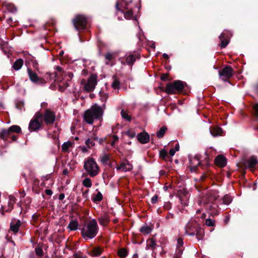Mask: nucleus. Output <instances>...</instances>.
Wrapping results in <instances>:
<instances>
[{
  "label": "nucleus",
  "mask_w": 258,
  "mask_h": 258,
  "mask_svg": "<svg viewBox=\"0 0 258 258\" xmlns=\"http://www.w3.org/2000/svg\"><path fill=\"white\" fill-rule=\"evenodd\" d=\"M57 72L50 75V77L53 80L54 82L60 83L59 84V90L63 91L68 86V82H70L73 77V74L71 72L64 73L62 71L61 69L57 67L56 68Z\"/></svg>",
  "instance_id": "obj_1"
},
{
  "label": "nucleus",
  "mask_w": 258,
  "mask_h": 258,
  "mask_svg": "<svg viewBox=\"0 0 258 258\" xmlns=\"http://www.w3.org/2000/svg\"><path fill=\"white\" fill-rule=\"evenodd\" d=\"M105 105L100 107L95 104L85 112L84 119L89 124H92L95 119H99L103 115Z\"/></svg>",
  "instance_id": "obj_2"
},
{
  "label": "nucleus",
  "mask_w": 258,
  "mask_h": 258,
  "mask_svg": "<svg viewBox=\"0 0 258 258\" xmlns=\"http://www.w3.org/2000/svg\"><path fill=\"white\" fill-rule=\"evenodd\" d=\"M98 230L96 221L95 219H92L84 224L81 229L82 235L86 240L92 239L96 236Z\"/></svg>",
  "instance_id": "obj_3"
},
{
  "label": "nucleus",
  "mask_w": 258,
  "mask_h": 258,
  "mask_svg": "<svg viewBox=\"0 0 258 258\" xmlns=\"http://www.w3.org/2000/svg\"><path fill=\"white\" fill-rule=\"evenodd\" d=\"M185 233L188 235H196L198 240H202L204 236V231L195 220L188 222L185 227Z\"/></svg>",
  "instance_id": "obj_4"
},
{
  "label": "nucleus",
  "mask_w": 258,
  "mask_h": 258,
  "mask_svg": "<svg viewBox=\"0 0 258 258\" xmlns=\"http://www.w3.org/2000/svg\"><path fill=\"white\" fill-rule=\"evenodd\" d=\"M84 168L91 177L97 175L100 171V168L95 159L89 157L86 159L84 163Z\"/></svg>",
  "instance_id": "obj_5"
},
{
  "label": "nucleus",
  "mask_w": 258,
  "mask_h": 258,
  "mask_svg": "<svg viewBox=\"0 0 258 258\" xmlns=\"http://www.w3.org/2000/svg\"><path fill=\"white\" fill-rule=\"evenodd\" d=\"M185 85V83L181 81H175L166 85V92L168 94H174L176 91H181L183 90Z\"/></svg>",
  "instance_id": "obj_6"
},
{
  "label": "nucleus",
  "mask_w": 258,
  "mask_h": 258,
  "mask_svg": "<svg viewBox=\"0 0 258 258\" xmlns=\"http://www.w3.org/2000/svg\"><path fill=\"white\" fill-rule=\"evenodd\" d=\"M87 23V18L83 15H77L73 20V24L77 30L84 29L86 28Z\"/></svg>",
  "instance_id": "obj_7"
},
{
  "label": "nucleus",
  "mask_w": 258,
  "mask_h": 258,
  "mask_svg": "<svg viewBox=\"0 0 258 258\" xmlns=\"http://www.w3.org/2000/svg\"><path fill=\"white\" fill-rule=\"evenodd\" d=\"M42 114L39 113H36L34 119L31 120L29 123V128L31 132L35 131L40 128L42 122Z\"/></svg>",
  "instance_id": "obj_8"
},
{
  "label": "nucleus",
  "mask_w": 258,
  "mask_h": 258,
  "mask_svg": "<svg viewBox=\"0 0 258 258\" xmlns=\"http://www.w3.org/2000/svg\"><path fill=\"white\" fill-rule=\"evenodd\" d=\"M219 74L221 79L223 81L226 82L233 76V70L231 67L227 66L219 71Z\"/></svg>",
  "instance_id": "obj_9"
},
{
  "label": "nucleus",
  "mask_w": 258,
  "mask_h": 258,
  "mask_svg": "<svg viewBox=\"0 0 258 258\" xmlns=\"http://www.w3.org/2000/svg\"><path fill=\"white\" fill-rule=\"evenodd\" d=\"M218 197V195L216 191H211L208 193L205 196L203 197L201 199H199L197 201V204L199 205H202V204L203 203L202 201L207 200L208 201V202L206 204L208 205V203H213L217 199Z\"/></svg>",
  "instance_id": "obj_10"
},
{
  "label": "nucleus",
  "mask_w": 258,
  "mask_h": 258,
  "mask_svg": "<svg viewBox=\"0 0 258 258\" xmlns=\"http://www.w3.org/2000/svg\"><path fill=\"white\" fill-rule=\"evenodd\" d=\"M97 76L96 75H92L88 80L87 84L85 86V89L88 92H91L94 90L97 85Z\"/></svg>",
  "instance_id": "obj_11"
},
{
  "label": "nucleus",
  "mask_w": 258,
  "mask_h": 258,
  "mask_svg": "<svg viewBox=\"0 0 258 258\" xmlns=\"http://www.w3.org/2000/svg\"><path fill=\"white\" fill-rule=\"evenodd\" d=\"M42 120L43 119L47 124H52L55 119V116L53 112L46 110L43 114H42Z\"/></svg>",
  "instance_id": "obj_12"
},
{
  "label": "nucleus",
  "mask_w": 258,
  "mask_h": 258,
  "mask_svg": "<svg viewBox=\"0 0 258 258\" xmlns=\"http://www.w3.org/2000/svg\"><path fill=\"white\" fill-rule=\"evenodd\" d=\"M116 170L122 172H127L133 169V165L127 160L122 161L116 166Z\"/></svg>",
  "instance_id": "obj_13"
},
{
  "label": "nucleus",
  "mask_w": 258,
  "mask_h": 258,
  "mask_svg": "<svg viewBox=\"0 0 258 258\" xmlns=\"http://www.w3.org/2000/svg\"><path fill=\"white\" fill-rule=\"evenodd\" d=\"M21 225V222L20 220L14 219L10 223V230L15 234L19 231L20 226Z\"/></svg>",
  "instance_id": "obj_14"
},
{
  "label": "nucleus",
  "mask_w": 258,
  "mask_h": 258,
  "mask_svg": "<svg viewBox=\"0 0 258 258\" xmlns=\"http://www.w3.org/2000/svg\"><path fill=\"white\" fill-rule=\"evenodd\" d=\"M190 162V169L191 172L196 171L197 167L200 165V162L199 158L198 156H195L194 157L189 159Z\"/></svg>",
  "instance_id": "obj_15"
},
{
  "label": "nucleus",
  "mask_w": 258,
  "mask_h": 258,
  "mask_svg": "<svg viewBox=\"0 0 258 258\" xmlns=\"http://www.w3.org/2000/svg\"><path fill=\"white\" fill-rule=\"evenodd\" d=\"M215 164L220 167H223L225 166L227 163V160L225 157L222 155H218L215 160Z\"/></svg>",
  "instance_id": "obj_16"
},
{
  "label": "nucleus",
  "mask_w": 258,
  "mask_h": 258,
  "mask_svg": "<svg viewBox=\"0 0 258 258\" xmlns=\"http://www.w3.org/2000/svg\"><path fill=\"white\" fill-rule=\"evenodd\" d=\"M137 139L141 143L146 144L149 141V135L147 133H141L137 136Z\"/></svg>",
  "instance_id": "obj_17"
},
{
  "label": "nucleus",
  "mask_w": 258,
  "mask_h": 258,
  "mask_svg": "<svg viewBox=\"0 0 258 258\" xmlns=\"http://www.w3.org/2000/svg\"><path fill=\"white\" fill-rule=\"evenodd\" d=\"M103 248L100 246H96L89 252V253L93 256H98L100 255L103 252Z\"/></svg>",
  "instance_id": "obj_18"
},
{
  "label": "nucleus",
  "mask_w": 258,
  "mask_h": 258,
  "mask_svg": "<svg viewBox=\"0 0 258 258\" xmlns=\"http://www.w3.org/2000/svg\"><path fill=\"white\" fill-rule=\"evenodd\" d=\"M126 63L128 65H132L136 60L137 55L132 53L126 54L125 56Z\"/></svg>",
  "instance_id": "obj_19"
},
{
  "label": "nucleus",
  "mask_w": 258,
  "mask_h": 258,
  "mask_svg": "<svg viewBox=\"0 0 258 258\" xmlns=\"http://www.w3.org/2000/svg\"><path fill=\"white\" fill-rule=\"evenodd\" d=\"M9 201L8 203L9 208L7 210H6V212H9L12 210V209L13 208V206L14 205V204L16 202V198L14 196L11 195L9 197Z\"/></svg>",
  "instance_id": "obj_20"
},
{
  "label": "nucleus",
  "mask_w": 258,
  "mask_h": 258,
  "mask_svg": "<svg viewBox=\"0 0 258 258\" xmlns=\"http://www.w3.org/2000/svg\"><path fill=\"white\" fill-rule=\"evenodd\" d=\"M28 73L31 81L33 82H37L38 81L39 78L35 73L33 72L30 69H28Z\"/></svg>",
  "instance_id": "obj_21"
},
{
  "label": "nucleus",
  "mask_w": 258,
  "mask_h": 258,
  "mask_svg": "<svg viewBox=\"0 0 258 258\" xmlns=\"http://www.w3.org/2000/svg\"><path fill=\"white\" fill-rule=\"evenodd\" d=\"M79 224L77 221L72 220L70 221L68 227L70 230H76L78 228Z\"/></svg>",
  "instance_id": "obj_22"
},
{
  "label": "nucleus",
  "mask_w": 258,
  "mask_h": 258,
  "mask_svg": "<svg viewBox=\"0 0 258 258\" xmlns=\"http://www.w3.org/2000/svg\"><path fill=\"white\" fill-rule=\"evenodd\" d=\"M152 231V228L147 225L142 226L140 228V231L144 235H147L150 233Z\"/></svg>",
  "instance_id": "obj_23"
},
{
  "label": "nucleus",
  "mask_w": 258,
  "mask_h": 258,
  "mask_svg": "<svg viewBox=\"0 0 258 258\" xmlns=\"http://www.w3.org/2000/svg\"><path fill=\"white\" fill-rule=\"evenodd\" d=\"M210 132L213 137H216L217 136L221 135L222 131L221 128L216 127H214L212 130H210Z\"/></svg>",
  "instance_id": "obj_24"
},
{
  "label": "nucleus",
  "mask_w": 258,
  "mask_h": 258,
  "mask_svg": "<svg viewBox=\"0 0 258 258\" xmlns=\"http://www.w3.org/2000/svg\"><path fill=\"white\" fill-rule=\"evenodd\" d=\"M119 5L120 6L121 8H123L124 9H128V8L126 7V3L124 0H118V1L116 3L115 7L118 11L121 10V9L119 8Z\"/></svg>",
  "instance_id": "obj_25"
},
{
  "label": "nucleus",
  "mask_w": 258,
  "mask_h": 258,
  "mask_svg": "<svg viewBox=\"0 0 258 258\" xmlns=\"http://www.w3.org/2000/svg\"><path fill=\"white\" fill-rule=\"evenodd\" d=\"M183 239L181 238H178L177 239V250L176 252L177 254H180L182 253V249L181 247L183 246Z\"/></svg>",
  "instance_id": "obj_26"
},
{
  "label": "nucleus",
  "mask_w": 258,
  "mask_h": 258,
  "mask_svg": "<svg viewBox=\"0 0 258 258\" xmlns=\"http://www.w3.org/2000/svg\"><path fill=\"white\" fill-rule=\"evenodd\" d=\"M23 64V60L22 59L17 60L13 64V68L15 70H20Z\"/></svg>",
  "instance_id": "obj_27"
},
{
  "label": "nucleus",
  "mask_w": 258,
  "mask_h": 258,
  "mask_svg": "<svg viewBox=\"0 0 258 258\" xmlns=\"http://www.w3.org/2000/svg\"><path fill=\"white\" fill-rule=\"evenodd\" d=\"M156 246L155 241L153 239H149L147 241L146 249L153 248L154 249Z\"/></svg>",
  "instance_id": "obj_28"
},
{
  "label": "nucleus",
  "mask_w": 258,
  "mask_h": 258,
  "mask_svg": "<svg viewBox=\"0 0 258 258\" xmlns=\"http://www.w3.org/2000/svg\"><path fill=\"white\" fill-rule=\"evenodd\" d=\"M224 34L223 33H222L221 34V35L219 36V38L221 40V47L222 48H225V47H226V46L229 43L228 40L227 39H224Z\"/></svg>",
  "instance_id": "obj_29"
},
{
  "label": "nucleus",
  "mask_w": 258,
  "mask_h": 258,
  "mask_svg": "<svg viewBox=\"0 0 258 258\" xmlns=\"http://www.w3.org/2000/svg\"><path fill=\"white\" fill-rule=\"evenodd\" d=\"M73 146V143L71 142L68 141L67 142L64 143L62 145V150L63 152H68L69 149Z\"/></svg>",
  "instance_id": "obj_30"
},
{
  "label": "nucleus",
  "mask_w": 258,
  "mask_h": 258,
  "mask_svg": "<svg viewBox=\"0 0 258 258\" xmlns=\"http://www.w3.org/2000/svg\"><path fill=\"white\" fill-rule=\"evenodd\" d=\"M110 158V156L108 154H103L101 157H100V161L103 164H106Z\"/></svg>",
  "instance_id": "obj_31"
},
{
  "label": "nucleus",
  "mask_w": 258,
  "mask_h": 258,
  "mask_svg": "<svg viewBox=\"0 0 258 258\" xmlns=\"http://www.w3.org/2000/svg\"><path fill=\"white\" fill-rule=\"evenodd\" d=\"M118 254L120 257L124 258L127 256V252L125 248H122L118 250Z\"/></svg>",
  "instance_id": "obj_32"
},
{
  "label": "nucleus",
  "mask_w": 258,
  "mask_h": 258,
  "mask_svg": "<svg viewBox=\"0 0 258 258\" xmlns=\"http://www.w3.org/2000/svg\"><path fill=\"white\" fill-rule=\"evenodd\" d=\"M114 53L111 52H108L105 55V58L106 60V64H109V61L114 58Z\"/></svg>",
  "instance_id": "obj_33"
},
{
  "label": "nucleus",
  "mask_w": 258,
  "mask_h": 258,
  "mask_svg": "<svg viewBox=\"0 0 258 258\" xmlns=\"http://www.w3.org/2000/svg\"><path fill=\"white\" fill-rule=\"evenodd\" d=\"M203 201V203L202 204V205H200L201 206H203L204 207H205V208L206 209H208L209 208H212V207H213L215 208V204H214L213 202V203H208V206L207 205V203L208 202V201L207 200H205L204 201Z\"/></svg>",
  "instance_id": "obj_34"
},
{
  "label": "nucleus",
  "mask_w": 258,
  "mask_h": 258,
  "mask_svg": "<svg viewBox=\"0 0 258 258\" xmlns=\"http://www.w3.org/2000/svg\"><path fill=\"white\" fill-rule=\"evenodd\" d=\"M248 163L249 166L253 167L258 163V161L255 157H252L249 159Z\"/></svg>",
  "instance_id": "obj_35"
},
{
  "label": "nucleus",
  "mask_w": 258,
  "mask_h": 258,
  "mask_svg": "<svg viewBox=\"0 0 258 258\" xmlns=\"http://www.w3.org/2000/svg\"><path fill=\"white\" fill-rule=\"evenodd\" d=\"M108 221L109 218L106 215H104L99 219L100 224L102 225H105Z\"/></svg>",
  "instance_id": "obj_36"
},
{
  "label": "nucleus",
  "mask_w": 258,
  "mask_h": 258,
  "mask_svg": "<svg viewBox=\"0 0 258 258\" xmlns=\"http://www.w3.org/2000/svg\"><path fill=\"white\" fill-rule=\"evenodd\" d=\"M11 133L10 128L8 130H2L1 132V137L3 139H5L8 135Z\"/></svg>",
  "instance_id": "obj_37"
},
{
  "label": "nucleus",
  "mask_w": 258,
  "mask_h": 258,
  "mask_svg": "<svg viewBox=\"0 0 258 258\" xmlns=\"http://www.w3.org/2000/svg\"><path fill=\"white\" fill-rule=\"evenodd\" d=\"M83 184L87 187H90L92 186V181L89 178H86L83 181Z\"/></svg>",
  "instance_id": "obj_38"
},
{
  "label": "nucleus",
  "mask_w": 258,
  "mask_h": 258,
  "mask_svg": "<svg viewBox=\"0 0 258 258\" xmlns=\"http://www.w3.org/2000/svg\"><path fill=\"white\" fill-rule=\"evenodd\" d=\"M232 200V198L230 196L226 195L223 198V203L225 205H229Z\"/></svg>",
  "instance_id": "obj_39"
},
{
  "label": "nucleus",
  "mask_w": 258,
  "mask_h": 258,
  "mask_svg": "<svg viewBox=\"0 0 258 258\" xmlns=\"http://www.w3.org/2000/svg\"><path fill=\"white\" fill-rule=\"evenodd\" d=\"M11 133L15 132L19 133L21 132V129L20 126L15 125L9 127Z\"/></svg>",
  "instance_id": "obj_40"
},
{
  "label": "nucleus",
  "mask_w": 258,
  "mask_h": 258,
  "mask_svg": "<svg viewBox=\"0 0 258 258\" xmlns=\"http://www.w3.org/2000/svg\"><path fill=\"white\" fill-rule=\"evenodd\" d=\"M167 128L165 127H162L160 129V130L157 132V136L158 138H162L164 135Z\"/></svg>",
  "instance_id": "obj_41"
},
{
  "label": "nucleus",
  "mask_w": 258,
  "mask_h": 258,
  "mask_svg": "<svg viewBox=\"0 0 258 258\" xmlns=\"http://www.w3.org/2000/svg\"><path fill=\"white\" fill-rule=\"evenodd\" d=\"M121 115L122 118L126 119V120L130 121L131 120V116L129 115L127 113L124 111L123 110H122L121 111Z\"/></svg>",
  "instance_id": "obj_42"
},
{
  "label": "nucleus",
  "mask_w": 258,
  "mask_h": 258,
  "mask_svg": "<svg viewBox=\"0 0 258 258\" xmlns=\"http://www.w3.org/2000/svg\"><path fill=\"white\" fill-rule=\"evenodd\" d=\"M85 144L88 148H91V147H93V146H94V145H95L94 140L92 139H88L86 141Z\"/></svg>",
  "instance_id": "obj_43"
},
{
  "label": "nucleus",
  "mask_w": 258,
  "mask_h": 258,
  "mask_svg": "<svg viewBox=\"0 0 258 258\" xmlns=\"http://www.w3.org/2000/svg\"><path fill=\"white\" fill-rule=\"evenodd\" d=\"M133 14L132 10H127L126 12H124V16L125 19H131L133 17Z\"/></svg>",
  "instance_id": "obj_44"
},
{
  "label": "nucleus",
  "mask_w": 258,
  "mask_h": 258,
  "mask_svg": "<svg viewBox=\"0 0 258 258\" xmlns=\"http://www.w3.org/2000/svg\"><path fill=\"white\" fill-rule=\"evenodd\" d=\"M102 199V196L100 192H99L93 198V201L94 202H99V201H101Z\"/></svg>",
  "instance_id": "obj_45"
},
{
  "label": "nucleus",
  "mask_w": 258,
  "mask_h": 258,
  "mask_svg": "<svg viewBox=\"0 0 258 258\" xmlns=\"http://www.w3.org/2000/svg\"><path fill=\"white\" fill-rule=\"evenodd\" d=\"M205 224L208 226H214L215 225V221L211 219L206 220Z\"/></svg>",
  "instance_id": "obj_46"
},
{
  "label": "nucleus",
  "mask_w": 258,
  "mask_h": 258,
  "mask_svg": "<svg viewBox=\"0 0 258 258\" xmlns=\"http://www.w3.org/2000/svg\"><path fill=\"white\" fill-rule=\"evenodd\" d=\"M112 87L114 89H118L119 87V82L117 80H114L112 84Z\"/></svg>",
  "instance_id": "obj_47"
},
{
  "label": "nucleus",
  "mask_w": 258,
  "mask_h": 258,
  "mask_svg": "<svg viewBox=\"0 0 258 258\" xmlns=\"http://www.w3.org/2000/svg\"><path fill=\"white\" fill-rule=\"evenodd\" d=\"M36 255L38 256H42L43 254V250L40 247H37L35 249Z\"/></svg>",
  "instance_id": "obj_48"
},
{
  "label": "nucleus",
  "mask_w": 258,
  "mask_h": 258,
  "mask_svg": "<svg viewBox=\"0 0 258 258\" xmlns=\"http://www.w3.org/2000/svg\"><path fill=\"white\" fill-rule=\"evenodd\" d=\"M125 134L131 138H133L135 137L136 134L134 132L131 131H128L125 133Z\"/></svg>",
  "instance_id": "obj_49"
},
{
  "label": "nucleus",
  "mask_w": 258,
  "mask_h": 258,
  "mask_svg": "<svg viewBox=\"0 0 258 258\" xmlns=\"http://www.w3.org/2000/svg\"><path fill=\"white\" fill-rule=\"evenodd\" d=\"M160 155L162 158H165L167 155V152L165 150H163L160 151Z\"/></svg>",
  "instance_id": "obj_50"
},
{
  "label": "nucleus",
  "mask_w": 258,
  "mask_h": 258,
  "mask_svg": "<svg viewBox=\"0 0 258 258\" xmlns=\"http://www.w3.org/2000/svg\"><path fill=\"white\" fill-rule=\"evenodd\" d=\"M254 109L255 110V116L258 120V103L254 105Z\"/></svg>",
  "instance_id": "obj_51"
},
{
  "label": "nucleus",
  "mask_w": 258,
  "mask_h": 258,
  "mask_svg": "<svg viewBox=\"0 0 258 258\" xmlns=\"http://www.w3.org/2000/svg\"><path fill=\"white\" fill-rule=\"evenodd\" d=\"M158 201V196L154 195L151 199V202L152 204H155Z\"/></svg>",
  "instance_id": "obj_52"
},
{
  "label": "nucleus",
  "mask_w": 258,
  "mask_h": 258,
  "mask_svg": "<svg viewBox=\"0 0 258 258\" xmlns=\"http://www.w3.org/2000/svg\"><path fill=\"white\" fill-rule=\"evenodd\" d=\"M175 152L176 151L175 149L174 148H172L169 151V154L170 156H173L175 154Z\"/></svg>",
  "instance_id": "obj_53"
},
{
  "label": "nucleus",
  "mask_w": 258,
  "mask_h": 258,
  "mask_svg": "<svg viewBox=\"0 0 258 258\" xmlns=\"http://www.w3.org/2000/svg\"><path fill=\"white\" fill-rule=\"evenodd\" d=\"M113 141H112V142L111 143L112 145H113L114 144L115 142H116L118 140V138L116 136L114 135L113 136Z\"/></svg>",
  "instance_id": "obj_54"
},
{
  "label": "nucleus",
  "mask_w": 258,
  "mask_h": 258,
  "mask_svg": "<svg viewBox=\"0 0 258 258\" xmlns=\"http://www.w3.org/2000/svg\"><path fill=\"white\" fill-rule=\"evenodd\" d=\"M45 191V194L48 196H51L52 194V191L49 189H46Z\"/></svg>",
  "instance_id": "obj_55"
},
{
  "label": "nucleus",
  "mask_w": 258,
  "mask_h": 258,
  "mask_svg": "<svg viewBox=\"0 0 258 258\" xmlns=\"http://www.w3.org/2000/svg\"><path fill=\"white\" fill-rule=\"evenodd\" d=\"M75 258H85V256H83L82 255H80L78 254H76L74 255Z\"/></svg>",
  "instance_id": "obj_56"
},
{
  "label": "nucleus",
  "mask_w": 258,
  "mask_h": 258,
  "mask_svg": "<svg viewBox=\"0 0 258 258\" xmlns=\"http://www.w3.org/2000/svg\"><path fill=\"white\" fill-rule=\"evenodd\" d=\"M167 77H168V75L165 74V75H162L161 77V79L162 80L164 81L167 79Z\"/></svg>",
  "instance_id": "obj_57"
},
{
  "label": "nucleus",
  "mask_w": 258,
  "mask_h": 258,
  "mask_svg": "<svg viewBox=\"0 0 258 258\" xmlns=\"http://www.w3.org/2000/svg\"><path fill=\"white\" fill-rule=\"evenodd\" d=\"M64 198V195L63 194H61L59 195L58 198L59 200H61L63 199Z\"/></svg>",
  "instance_id": "obj_58"
},
{
  "label": "nucleus",
  "mask_w": 258,
  "mask_h": 258,
  "mask_svg": "<svg viewBox=\"0 0 258 258\" xmlns=\"http://www.w3.org/2000/svg\"><path fill=\"white\" fill-rule=\"evenodd\" d=\"M175 150V151H177L179 149V146L178 144H176L175 146V148H174Z\"/></svg>",
  "instance_id": "obj_59"
},
{
  "label": "nucleus",
  "mask_w": 258,
  "mask_h": 258,
  "mask_svg": "<svg viewBox=\"0 0 258 258\" xmlns=\"http://www.w3.org/2000/svg\"><path fill=\"white\" fill-rule=\"evenodd\" d=\"M163 56L165 58H168L169 56H168V55L166 53H164L163 54Z\"/></svg>",
  "instance_id": "obj_60"
},
{
  "label": "nucleus",
  "mask_w": 258,
  "mask_h": 258,
  "mask_svg": "<svg viewBox=\"0 0 258 258\" xmlns=\"http://www.w3.org/2000/svg\"><path fill=\"white\" fill-rule=\"evenodd\" d=\"M229 218L228 217L226 218V219L225 220V222L227 223L229 221Z\"/></svg>",
  "instance_id": "obj_61"
},
{
  "label": "nucleus",
  "mask_w": 258,
  "mask_h": 258,
  "mask_svg": "<svg viewBox=\"0 0 258 258\" xmlns=\"http://www.w3.org/2000/svg\"><path fill=\"white\" fill-rule=\"evenodd\" d=\"M202 209H198L197 211V213H199L201 212V211L202 210Z\"/></svg>",
  "instance_id": "obj_62"
},
{
  "label": "nucleus",
  "mask_w": 258,
  "mask_h": 258,
  "mask_svg": "<svg viewBox=\"0 0 258 258\" xmlns=\"http://www.w3.org/2000/svg\"><path fill=\"white\" fill-rule=\"evenodd\" d=\"M152 47H153V48H155V45L154 44H153L152 45Z\"/></svg>",
  "instance_id": "obj_63"
},
{
  "label": "nucleus",
  "mask_w": 258,
  "mask_h": 258,
  "mask_svg": "<svg viewBox=\"0 0 258 258\" xmlns=\"http://www.w3.org/2000/svg\"><path fill=\"white\" fill-rule=\"evenodd\" d=\"M256 91L258 92V84L256 86Z\"/></svg>",
  "instance_id": "obj_64"
}]
</instances>
